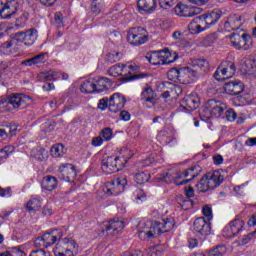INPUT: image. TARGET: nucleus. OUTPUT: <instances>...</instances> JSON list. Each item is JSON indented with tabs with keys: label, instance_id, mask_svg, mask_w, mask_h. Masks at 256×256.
<instances>
[{
	"label": "nucleus",
	"instance_id": "69168bd1",
	"mask_svg": "<svg viewBox=\"0 0 256 256\" xmlns=\"http://www.w3.org/2000/svg\"><path fill=\"white\" fill-rule=\"evenodd\" d=\"M34 245L39 249H41L42 247L45 248V240H43V236L36 238L34 241Z\"/></svg>",
	"mask_w": 256,
	"mask_h": 256
},
{
	"label": "nucleus",
	"instance_id": "c85d7f7f",
	"mask_svg": "<svg viewBox=\"0 0 256 256\" xmlns=\"http://www.w3.org/2000/svg\"><path fill=\"white\" fill-rule=\"evenodd\" d=\"M160 59L162 65H171V63H175L179 56L175 52L169 51V48H165L160 50Z\"/></svg>",
	"mask_w": 256,
	"mask_h": 256
},
{
	"label": "nucleus",
	"instance_id": "58836bf2",
	"mask_svg": "<svg viewBox=\"0 0 256 256\" xmlns=\"http://www.w3.org/2000/svg\"><path fill=\"white\" fill-rule=\"evenodd\" d=\"M167 77L170 81H179L181 83V68H171L167 72Z\"/></svg>",
	"mask_w": 256,
	"mask_h": 256
},
{
	"label": "nucleus",
	"instance_id": "2eb2a0df",
	"mask_svg": "<svg viewBox=\"0 0 256 256\" xmlns=\"http://www.w3.org/2000/svg\"><path fill=\"white\" fill-rule=\"evenodd\" d=\"M10 102V107L13 110L17 111L19 109H25L27 105L31 103V97L25 94H12L8 96Z\"/></svg>",
	"mask_w": 256,
	"mask_h": 256
},
{
	"label": "nucleus",
	"instance_id": "bf43d9fd",
	"mask_svg": "<svg viewBox=\"0 0 256 256\" xmlns=\"http://www.w3.org/2000/svg\"><path fill=\"white\" fill-rule=\"evenodd\" d=\"M177 4V0H160V6L167 9V7H173Z\"/></svg>",
	"mask_w": 256,
	"mask_h": 256
},
{
	"label": "nucleus",
	"instance_id": "5701e85b",
	"mask_svg": "<svg viewBox=\"0 0 256 256\" xmlns=\"http://www.w3.org/2000/svg\"><path fill=\"white\" fill-rule=\"evenodd\" d=\"M191 67H193V69H196L199 75H207V73L211 71V64H209V61H207V59L203 58L192 59Z\"/></svg>",
	"mask_w": 256,
	"mask_h": 256
},
{
	"label": "nucleus",
	"instance_id": "9d476101",
	"mask_svg": "<svg viewBox=\"0 0 256 256\" xmlns=\"http://www.w3.org/2000/svg\"><path fill=\"white\" fill-rule=\"evenodd\" d=\"M126 185H127V178L119 177L111 182H106L103 187V191L108 196L121 195V193H123V191H125Z\"/></svg>",
	"mask_w": 256,
	"mask_h": 256
},
{
	"label": "nucleus",
	"instance_id": "e2e57ef3",
	"mask_svg": "<svg viewBox=\"0 0 256 256\" xmlns=\"http://www.w3.org/2000/svg\"><path fill=\"white\" fill-rule=\"evenodd\" d=\"M103 138L101 136H97L92 138V145L93 147H101L103 145Z\"/></svg>",
	"mask_w": 256,
	"mask_h": 256
},
{
	"label": "nucleus",
	"instance_id": "e433bc0d",
	"mask_svg": "<svg viewBox=\"0 0 256 256\" xmlns=\"http://www.w3.org/2000/svg\"><path fill=\"white\" fill-rule=\"evenodd\" d=\"M26 208L29 213H35V211H39V209H41V200L37 198L30 199L26 204Z\"/></svg>",
	"mask_w": 256,
	"mask_h": 256
},
{
	"label": "nucleus",
	"instance_id": "79ce46f5",
	"mask_svg": "<svg viewBox=\"0 0 256 256\" xmlns=\"http://www.w3.org/2000/svg\"><path fill=\"white\" fill-rule=\"evenodd\" d=\"M227 253V248L224 245H218L211 249L208 256H223Z\"/></svg>",
	"mask_w": 256,
	"mask_h": 256
},
{
	"label": "nucleus",
	"instance_id": "c03bdc74",
	"mask_svg": "<svg viewBox=\"0 0 256 256\" xmlns=\"http://www.w3.org/2000/svg\"><path fill=\"white\" fill-rule=\"evenodd\" d=\"M151 178V175L145 172H139L135 175V181L138 185H145Z\"/></svg>",
	"mask_w": 256,
	"mask_h": 256
},
{
	"label": "nucleus",
	"instance_id": "680f3d73",
	"mask_svg": "<svg viewBox=\"0 0 256 256\" xmlns=\"http://www.w3.org/2000/svg\"><path fill=\"white\" fill-rule=\"evenodd\" d=\"M254 235H255V232L244 235L243 238L241 239L240 245H247V243H249L251 239H253Z\"/></svg>",
	"mask_w": 256,
	"mask_h": 256
},
{
	"label": "nucleus",
	"instance_id": "cd10ccee",
	"mask_svg": "<svg viewBox=\"0 0 256 256\" xmlns=\"http://www.w3.org/2000/svg\"><path fill=\"white\" fill-rule=\"evenodd\" d=\"M59 185V181L55 176L46 175L42 178L41 187L44 191H55Z\"/></svg>",
	"mask_w": 256,
	"mask_h": 256
},
{
	"label": "nucleus",
	"instance_id": "6e6d98bb",
	"mask_svg": "<svg viewBox=\"0 0 256 256\" xmlns=\"http://www.w3.org/2000/svg\"><path fill=\"white\" fill-rule=\"evenodd\" d=\"M202 213L204 217L207 218L208 222L211 221V219H213V210L209 205H206L202 208Z\"/></svg>",
	"mask_w": 256,
	"mask_h": 256
},
{
	"label": "nucleus",
	"instance_id": "6ab92c4d",
	"mask_svg": "<svg viewBox=\"0 0 256 256\" xmlns=\"http://www.w3.org/2000/svg\"><path fill=\"white\" fill-rule=\"evenodd\" d=\"M193 229L198 237H207V235H211V223L207 222L203 217H199L194 221Z\"/></svg>",
	"mask_w": 256,
	"mask_h": 256
},
{
	"label": "nucleus",
	"instance_id": "8fccbe9b",
	"mask_svg": "<svg viewBox=\"0 0 256 256\" xmlns=\"http://www.w3.org/2000/svg\"><path fill=\"white\" fill-rule=\"evenodd\" d=\"M222 119H227V121L233 122L237 119V113L233 109L225 110Z\"/></svg>",
	"mask_w": 256,
	"mask_h": 256
},
{
	"label": "nucleus",
	"instance_id": "c9c22d12",
	"mask_svg": "<svg viewBox=\"0 0 256 256\" xmlns=\"http://www.w3.org/2000/svg\"><path fill=\"white\" fill-rule=\"evenodd\" d=\"M243 23L241 22V16H231L228 21L225 22V27H231L233 31H237Z\"/></svg>",
	"mask_w": 256,
	"mask_h": 256
},
{
	"label": "nucleus",
	"instance_id": "bb28decb",
	"mask_svg": "<svg viewBox=\"0 0 256 256\" xmlns=\"http://www.w3.org/2000/svg\"><path fill=\"white\" fill-rule=\"evenodd\" d=\"M61 245H63L64 251H67L72 256H75L79 253V244L71 238H63L60 240Z\"/></svg>",
	"mask_w": 256,
	"mask_h": 256
},
{
	"label": "nucleus",
	"instance_id": "0eeeda50",
	"mask_svg": "<svg viewBox=\"0 0 256 256\" xmlns=\"http://www.w3.org/2000/svg\"><path fill=\"white\" fill-rule=\"evenodd\" d=\"M38 31L35 28H30L26 31H20L11 34L12 41L17 43H24L25 47H31L37 41Z\"/></svg>",
	"mask_w": 256,
	"mask_h": 256
},
{
	"label": "nucleus",
	"instance_id": "774afa93",
	"mask_svg": "<svg viewBox=\"0 0 256 256\" xmlns=\"http://www.w3.org/2000/svg\"><path fill=\"white\" fill-rule=\"evenodd\" d=\"M214 165H221L223 164V156L221 154H217L213 156Z\"/></svg>",
	"mask_w": 256,
	"mask_h": 256
},
{
	"label": "nucleus",
	"instance_id": "7ed1b4c3",
	"mask_svg": "<svg viewBox=\"0 0 256 256\" xmlns=\"http://www.w3.org/2000/svg\"><path fill=\"white\" fill-rule=\"evenodd\" d=\"M223 181L224 177L221 175V172H209L200 179L196 187L200 193H207V191L217 189V187H219Z\"/></svg>",
	"mask_w": 256,
	"mask_h": 256
},
{
	"label": "nucleus",
	"instance_id": "4be33fe9",
	"mask_svg": "<svg viewBox=\"0 0 256 256\" xmlns=\"http://www.w3.org/2000/svg\"><path fill=\"white\" fill-rule=\"evenodd\" d=\"M224 90L228 95H241L245 90V85L241 80L229 81L224 84Z\"/></svg>",
	"mask_w": 256,
	"mask_h": 256
},
{
	"label": "nucleus",
	"instance_id": "a211bd4d",
	"mask_svg": "<svg viewBox=\"0 0 256 256\" xmlns=\"http://www.w3.org/2000/svg\"><path fill=\"white\" fill-rule=\"evenodd\" d=\"M245 226V222L241 219H235L229 223V225L225 226L223 229L224 237H237L241 231H243V227Z\"/></svg>",
	"mask_w": 256,
	"mask_h": 256
},
{
	"label": "nucleus",
	"instance_id": "864d4df0",
	"mask_svg": "<svg viewBox=\"0 0 256 256\" xmlns=\"http://www.w3.org/2000/svg\"><path fill=\"white\" fill-rule=\"evenodd\" d=\"M55 130V122L54 121H47L44 124H42V131L44 133H51V131Z\"/></svg>",
	"mask_w": 256,
	"mask_h": 256
},
{
	"label": "nucleus",
	"instance_id": "c756f323",
	"mask_svg": "<svg viewBox=\"0 0 256 256\" xmlns=\"http://www.w3.org/2000/svg\"><path fill=\"white\" fill-rule=\"evenodd\" d=\"M137 6L140 11L153 13L157 9V0H138Z\"/></svg>",
	"mask_w": 256,
	"mask_h": 256
},
{
	"label": "nucleus",
	"instance_id": "13d9d810",
	"mask_svg": "<svg viewBox=\"0 0 256 256\" xmlns=\"http://www.w3.org/2000/svg\"><path fill=\"white\" fill-rule=\"evenodd\" d=\"M109 109V98H102L98 103V109L101 111H105V109Z\"/></svg>",
	"mask_w": 256,
	"mask_h": 256
},
{
	"label": "nucleus",
	"instance_id": "09e8293b",
	"mask_svg": "<svg viewBox=\"0 0 256 256\" xmlns=\"http://www.w3.org/2000/svg\"><path fill=\"white\" fill-rule=\"evenodd\" d=\"M100 136L104 141H111V139H113V130L109 127H106L101 130Z\"/></svg>",
	"mask_w": 256,
	"mask_h": 256
},
{
	"label": "nucleus",
	"instance_id": "4468645a",
	"mask_svg": "<svg viewBox=\"0 0 256 256\" xmlns=\"http://www.w3.org/2000/svg\"><path fill=\"white\" fill-rule=\"evenodd\" d=\"M223 12L219 9H214L210 13L200 15L194 18L195 23H205L207 29L211 27V25H215L217 21L221 19Z\"/></svg>",
	"mask_w": 256,
	"mask_h": 256
},
{
	"label": "nucleus",
	"instance_id": "37998d69",
	"mask_svg": "<svg viewBox=\"0 0 256 256\" xmlns=\"http://www.w3.org/2000/svg\"><path fill=\"white\" fill-rule=\"evenodd\" d=\"M9 111H13L11 103L9 102V97L0 98V113H9Z\"/></svg>",
	"mask_w": 256,
	"mask_h": 256
},
{
	"label": "nucleus",
	"instance_id": "052dcab7",
	"mask_svg": "<svg viewBox=\"0 0 256 256\" xmlns=\"http://www.w3.org/2000/svg\"><path fill=\"white\" fill-rule=\"evenodd\" d=\"M32 59L34 60V64L35 65H39L41 63H45V53H40V54L32 57Z\"/></svg>",
	"mask_w": 256,
	"mask_h": 256
},
{
	"label": "nucleus",
	"instance_id": "3c124183",
	"mask_svg": "<svg viewBox=\"0 0 256 256\" xmlns=\"http://www.w3.org/2000/svg\"><path fill=\"white\" fill-rule=\"evenodd\" d=\"M188 27L190 31H193V33H201V31H205V29H207V26L203 28L200 24L196 23L195 19L192 20Z\"/></svg>",
	"mask_w": 256,
	"mask_h": 256
},
{
	"label": "nucleus",
	"instance_id": "ddd939ff",
	"mask_svg": "<svg viewBox=\"0 0 256 256\" xmlns=\"http://www.w3.org/2000/svg\"><path fill=\"white\" fill-rule=\"evenodd\" d=\"M199 79V70L194 69L193 66H186L180 68V83L182 85H191Z\"/></svg>",
	"mask_w": 256,
	"mask_h": 256
},
{
	"label": "nucleus",
	"instance_id": "5fc2aeb1",
	"mask_svg": "<svg viewBox=\"0 0 256 256\" xmlns=\"http://www.w3.org/2000/svg\"><path fill=\"white\" fill-rule=\"evenodd\" d=\"M54 25H56V27L58 29H61V27H63V14H61V12H56L54 15Z\"/></svg>",
	"mask_w": 256,
	"mask_h": 256
},
{
	"label": "nucleus",
	"instance_id": "f704fd0d",
	"mask_svg": "<svg viewBox=\"0 0 256 256\" xmlns=\"http://www.w3.org/2000/svg\"><path fill=\"white\" fill-rule=\"evenodd\" d=\"M31 157H34L38 161H45L47 159V151L45 148L37 146L31 150Z\"/></svg>",
	"mask_w": 256,
	"mask_h": 256
},
{
	"label": "nucleus",
	"instance_id": "39448f33",
	"mask_svg": "<svg viewBox=\"0 0 256 256\" xmlns=\"http://www.w3.org/2000/svg\"><path fill=\"white\" fill-rule=\"evenodd\" d=\"M149 40V32L147 29L143 27H133L130 28L127 35V41L130 45L134 47H139V45H143L147 43Z\"/></svg>",
	"mask_w": 256,
	"mask_h": 256
},
{
	"label": "nucleus",
	"instance_id": "338daca9",
	"mask_svg": "<svg viewBox=\"0 0 256 256\" xmlns=\"http://www.w3.org/2000/svg\"><path fill=\"white\" fill-rule=\"evenodd\" d=\"M29 256H49L43 249L33 250Z\"/></svg>",
	"mask_w": 256,
	"mask_h": 256
},
{
	"label": "nucleus",
	"instance_id": "49530a36",
	"mask_svg": "<svg viewBox=\"0 0 256 256\" xmlns=\"http://www.w3.org/2000/svg\"><path fill=\"white\" fill-rule=\"evenodd\" d=\"M121 57H123L121 52H110L106 55V61H108V63H117L118 61H121Z\"/></svg>",
	"mask_w": 256,
	"mask_h": 256
},
{
	"label": "nucleus",
	"instance_id": "9b49d317",
	"mask_svg": "<svg viewBox=\"0 0 256 256\" xmlns=\"http://www.w3.org/2000/svg\"><path fill=\"white\" fill-rule=\"evenodd\" d=\"M201 173V168L199 166H192L185 171L177 172V177L175 179V185H187L199 176Z\"/></svg>",
	"mask_w": 256,
	"mask_h": 256
},
{
	"label": "nucleus",
	"instance_id": "f3484780",
	"mask_svg": "<svg viewBox=\"0 0 256 256\" xmlns=\"http://www.w3.org/2000/svg\"><path fill=\"white\" fill-rule=\"evenodd\" d=\"M58 172V177L68 183L75 181V177H77V170L73 164H62Z\"/></svg>",
	"mask_w": 256,
	"mask_h": 256
},
{
	"label": "nucleus",
	"instance_id": "ea45409f",
	"mask_svg": "<svg viewBox=\"0 0 256 256\" xmlns=\"http://www.w3.org/2000/svg\"><path fill=\"white\" fill-rule=\"evenodd\" d=\"M177 203H179L180 207L187 211V209L193 208V200L190 198H184L183 196H179L177 198Z\"/></svg>",
	"mask_w": 256,
	"mask_h": 256
},
{
	"label": "nucleus",
	"instance_id": "a878e982",
	"mask_svg": "<svg viewBox=\"0 0 256 256\" xmlns=\"http://www.w3.org/2000/svg\"><path fill=\"white\" fill-rule=\"evenodd\" d=\"M61 237H63V233L55 230L44 233L42 235V239L44 240L45 249H47V247L55 245L57 241L61 240Z\"/></svg>",
	"mask_w": 256,
	"mask_h": 256
},
{
	"label": "nucleus",
	"instance_id": "2f4dec72",
	"mask_svg": "<svg viewBox=\"0 0 256 256\" xmlns=\"http://www.w3.org/2000/svg\"><path fill=\"white\" fill-rule=\"evenodd\" d=\"M90 11L92 15H99L105 11V0H92Z\"/></svg>",
	"mask_w": 256,
	"mask_h": 256
},
{
	"label": "nucleus",
	"instance_id": "7c9ffc66",
	"mask_svg": "<svg viewBox=\"0 0 256 256\" xmlns=\"http://www.w3.org/2000/svg\"><path fill=\"white\" fill-rule=\"evenodd\" d=\"M111 79L107 77L98 78L95 80V93H103L107 89H111Z\"/></svg>",
	"mask_w": 256,
	"mask_h": 256
},
{
	"label": "nucleus",
	"instance_id": "de8ad7c7",
	"mask_svg": "<svg viewBox=\"0 0 256 256\" xmlns=\"http://www.w3.org/2000/svg\"><path fill=\"white\" fill-rule=\"evenodd\" d=\"M158 179H159V181H164V183H174L175 184V180L177 179V173H176V176H173L171 173L166 172V173L160 174Z\"/></svg>",
	"mask_w": 256,
	"mask_h": 256
},
{
	"label": "nucleus",
	"instance_id": "412c9836",
	"mask_svg": "<svg viewBox=\"0 0 256 256\" xmlns=\"http://www.w3.org/2000/svg\"><path fill=\"white\" fill-rule=\"evenodd\" d=\"M125 103H127V99L121 93H114L109 98V111L111 113H119L122 111L123 107H125Z\"/></svg>",
	"mask_w": 256,
	"mask_h": 256
},
{
	"label": "nucleus",
	"instance_id": "20e7f679",
	"mask_svg": "<svg viewBox=\"0 0 256 256\" xmlns=\"http://www.w3.org/2000/svg\"><path fill=\"white\" fill-rule=\"evenodd\" d=\"M227 111V104L211 99L208 100L204 106V108L200 112V116L204 117V120L211 119V117H216V119H219L220 117H223V113Z\"/></svg>",
	"mask_w": 256,
	"mask_h": 256
},
{
	"label": "nucleus",
	"instance_id": "4d7b16f0",
	"mask_svg": "<svg viewBox=\"0 0 256 256\" xmlns=\"http://www.w3.org/2000/svg\"><path fill=\"white\" fill-rule=\"evenodd\" d=\"M126 163H127V159H125L123 157L116 156L117 173H119V171H121V169H123V167H125Z\"/></svg>",
	"mask_w": 256,
	"mask_h": 256
},
{
	"label": "nucleus",
	"instance_id": "dca6fc26",
	"mask_svg": "<svg viewBox=\"0 0 256 256\" xmlns=\"http://www.w3.org/2000/svg\"><path fill=\"white\" fill-rule=\"evenodd\" d=\"M199 95L193 92L189 95H186L180 102V106L184 111L191 113V111H195V109H199L200 105Z\"/></svg>",
	"mask_w": 256,
	"mask_h": 256
},
{
	"label": "nucleus",
	"instance_id": "f8f14e48",
	"mask_svg": "<svg viewBox=\"0 0 256 256\" xmlns=\"http://www.w3.org/2000/svg\"><path fill=\"white\" fill-rule=\"evenodd\" d=\"M19 10L17 0H0V17L1 19H11Z\"/></svg>",
	"mask_w": 256,
	"mask_h": 256
},
{
	"label": "nucleus",
	"instance_id": "f03ea898",
	"mask_svg": "<svg viewBox=\"0 0 256 256\" xmlns=\"http://www.w3.org/2000/svg\"><path fill=\"white\" fill-rule=\"evenodd\" d=\"M138 65L116 64L109 68L107 74L110 77H124L125 81H135V79H144L147 73L135 74L139 71Z\"/></svg>",
	"mask_w": 256,
	"mask_h": 256
},
{
	"label": "nucleus",
	"instance_id": "473e14b6",
	"mask_svg": "<svg viewBox=\"0 0 256 256\" xmlns=\"http://www.w3.org/2000/svg\"><path fill=\"white\" fill-rule=\"evenodd\" d=\"M81 93H96L95 92V79H87L80 86Z\"/></svg>",
	"mask_w": 256,
	"mask_h": 256
},
{
	"label": "nucleus",
	"instance_id": "a19ab883",
	"mask_svg": "<svg viewBox=\"0 0 256 256\" xmlns=\"http://www.w3.org/2000/svg\"><path fill=\"white\" fill-rule=\"evenodd\" d=\"M146 59H148L151 65H163L161 63V51L153 52L152 54L147 55Z\"/></svg>",
	"mask_w": 256,
	"mask_h": 256
},
{
	"label": "nucleus",
	"instance_id": "4c0bfd02",
	"mask_svg": "<svg viewBox=\"0 0 256 256\" xmlns=\"http://www.w3.org/2000/svg\"><path fill=\"white\" fill-rule=\"evenodd\" d=\"M50 154L52 155V157L55 158L63 157V155H65V147L63 146V144L53 145L50 149Z\"/></svg>",
	"mask_w": 256,
	"mask_h": 256
},
{
	"label": "nucleus",
	"instance_id": "6e6552de",
	"mask_svg": "<svg viewBox=\"0 0 256 256\" xmlns=\"http://www.w3.org/2000/svg\"><path fill=\"white\" fill-rule=\"evenodd\" d=\"M235 71H237L235 63L224 60L216 69L214 78L216 81H225V79H231V77L235 75Z\"/></svg>",
	"mask_w": 256,
	"mask_h": 256
},
{
	"label": "nucleus",
	"instance_id": "423d86ee",
	"mask_svg": "<svg viewBox=\"0 0 256 256\" xmlns=\"http://www.w3.org/2000/svg\"><path fill=\"white\" fill-rule=\"evenodd\" d=\"M230 43L235 49L238 51H247L251 49L252 39L251 35L247 34L246 32L242 31L241 33L233 32L230 36Z\"/></svg>",
	"mask_w": 256,
	"mask_h": 256
},
{
	"label": "nucleus",
	"instance_id": "72a5a7b5",
	"mask_svg": "<svg viewBox=\"0 0 256 256\" xmlns=\"http://www.w3.org/2000/svg\"><path fill=\"white\" fill-rule=\"evenodd\" d=\"M38 79H40V81H57V79H59V72L53 70L41 72L38 74Z\"/></svg>",
	"mask_w": 256,
	"mask_h": 256
},
{
	"label": "nucleus",
	"instance_id": "a18cd8bd",
	"mask_svg": "<svg viewBox=\"0 0 256 256\" xmlns=\"http://www.w3.org/2000/svg\"><path fill=\"white\" fill-rule=\"evenodd\" d=\"M166 85L168 86V89H170V93L172 94V97H179L181 93H183V88L179 85H175L173 83L166 82Z\"/></svg>",
	"mask_w": 256,
	"mask_h": 256
},
{
	"label": "nucleus",
	"instance_id": "603ef678",
	"mask_svg": "<svg viewBox=\"0 0 256 256\" xmlns=\"http://www.w3.org/2000/svg\"><path fill=\"white\" fill-rule=\"evenodd\" d=\"M15 151V148L13 146H5L0 150V156L3 157L4 159H7L9 155H11Z\"/></svg>",
	"mask_w": 256,
	"mask_h": 256
},
{
	"label": "nucleus",
	"instance_id": "b1692460",
	"mask_svg": "<svg viewBox=\"0 0 256 256\" xmlns=\"http://www.w3.org/2000/svg\"><path fill=\"white\" fill-rule=\"evenodd\" d=\"M140 101L150 103L151 107H155V103H157V93H155L151 86H146L141 92Z\"/></svg>",
	"mask_w": 256,
	"mask_h": 256
},
{
	"label": "nucleus",
	"instance_id": "1a4fd4ad",
	"mask_svg": "<svg viewBox=\"0 0 256 256\" xmlns=\"http://www.w3.org/2000/svg\"><path fill=\"white\" fill-rule=\"evenodd\" d=\"M125 228V223L122 219L114 218L110 221L103 222L102 224V233L106 237H113L119 235L121 231Z\"/></svg>",
	"mask_w": 256,
	"mask_h": 256
},
{
	"label": "nucleus",
	"instance_id": "0e129e2a",
	"mask_svg": "<svg viewBox=\"0 0 256 256\" xmlns=\"http://www.w3.org/2000/svg\"><path fill=\"white\" fill-rule=\"evenodd\" d=\"M120 119L122 121H130L131 120V114L127 110H122L120 112Z\"/></svg>",
	"mask_w": 256,
	"mask_h": 256
},
{
	"label": "nucleus",
	"instance_id": "aec40b11",
	"mask_svg": "<svg viewBox=\"0 0 256 256\" xmlns=\"http://www.w3.org/2000/svg\"><path fill=\"white\" fill-rule=\"evenodd\" d=\"M174 11L178 17H195V15H199L203 9L200 7H190L183 3H178L174 7Z\"/></svg>",
	"mask_w": 256,
	"mask_h": 256
},
{
	"label": "nucleus",
	"instance_id": "393cba45",
	"mask_svg": "<svg viewBox=\"0 0 256 256\" xmlns=\"http://www.w3.org/2000/svg\"><path fill=\"white\" fill-rule=\"evenodd\" d=\"M102 171L106 173V175L117 173L116 156H107L102 159Z\"/></svg>",
	"mask_w": 256,
	"mask_h": 256
},
{
	"label": "nucleus",
	"instance_id": "f257e3e1",
	"mask_svg": "<svg viewBox=\"0 0 256 256\" xmlns=\"http://www.w3.org/2000/svg\"><path fill=\"white\" fill-rule=\"evenodd\" d=\"M175 227V220L173 219H163L162 222L155 221L151 223L150 227H145L139 231L138 237L142 241H147L148 239H155L157 235H162V233H168Z\"/></svg>",
	"mask_w": 256,
	"mask_h": 256
}]
</instances>
